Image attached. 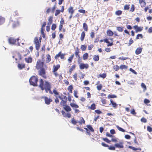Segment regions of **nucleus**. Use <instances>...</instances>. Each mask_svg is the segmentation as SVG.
<instances>
[{"mask_svg":"<svg viewBox=\"0 0 152 152\" xmlns=\"http://www.w3.org/2000/svg\"><path fill=\"white\" fill-rule=\"evenodd\" d=\"M44 62L40 60L37 61L36 64V68L38 70V75L41 76L44 79L47 78L46 74V71L45 69L44 68Z\"/></svg>","mask_w":152,"mask_h":152,"instance_id":"1","label":"nucleus"},{"mask_svg":"<svg viewBox=\"0 0 152 152\" xmlns=\"http://www.w3.org/2000/svg\"><path fill=\"white\" fill-rule=\"evenodd\" d=\"M38 86L42 90H45L46 93H48L49 92L50 94H53V93L51 90V83L48 81H44L42 79H40L39 80V85Z\"/></svg>","mask_w":152,"mask_h":152,"instance_id":"2","label":"nucleus"},{"mask_svg":"<svg viewBox=\"0 0 152 152\" xmlns=\"http://www.w3.org/2000/svg\"><path fill=\"white\" fill-rule=\"evenodd\" d=\"M38 76L37 75L32 76L29 79L30 84L34 86H38Z\"/></svg>","mask_w":152,"mask_h":152,"instance_id":"3","label":"nucleus"},{"mask_svg":"<svg viewBox=\"0 0 152 152\" xmlns=\"http://www.w3.org/2000/svg\"><path fill=\"white\" fill-rule=\"evenodd\" d=\"M42 37H40L39 38V41L38 38L37 37H35L34 41V43L35 44V48L37 50H38L39 49L41 45L40 43L41 42Z\"/></svg>","mask_w":152,"mask_h":152,"instance_id":"4","label":"nucleus"},{"mask_svg":"<svg viewBox=\"0 0 152 152\" xmlns=\"http://www.w3.org/2000/svg\"><path fill=\"white\" fill-rule=\"evenodd\" d=\"M71 122L73 125H76L77 123H78L80 125H82V124H85V121L83 117H81L80 121L77 122L74 118H72L71 120Z\"/></svg>","mask_w":152,"mask_h":152,"instance_id":"5","label":"nucleus"},{"mask_svg":"<svg viewBox=\"0 0 152 152\" xmlns=\"http://www.w3.org/2000/svg\"><path fill=\"white\" fill-rule=\"evenodd\" d=\"M60 66L59 64L53 66V72L56 77H57L58 76V74L56 71L60 68Z\"/></svg>","mask_w":152,"mask_h":152,"instance_id":"6","label":"nucleus"},{"mask_svg":"<svg viewBox=\"0 0 152 152\" xmlns=\"http://www.w3.org/2000/svg\"><path fill=\"white\" fill-rule=\"evenodd\" d=\"M124 141L122 140H121L118 143H115L114 145V146L116 148L121 149L124 148Z\"/></svg>","mask_w":152,"mask_h":152,"instance_id":"7","label":"nucleus"},{"mask_svg":"<svg viewBox=\"0 0 152 152\" xmlns=\"http://www.w3.org/2000/svg\"><path fill=\"white\" fill-rule=\"evenodd\" d=\"M19 40V38L15 39L12 37H10L8 39V41L10 44H15L16 41H18Z\"/></svg>","mask_w":152,"mask_h":152,"instance_id":"8","label":"nucleus"},{"mask_svg":"<svg viewBox=\"0 0 152 152\" xmlns=\"http://www.w3.org/2000/svg\"><path fill=\"white\" fill-rule=\"evenodd\" d=\"M89 65L87 64L81 63L79 65L80 69H87L88 68Z\"/></svg>","mask_w":152,"mask_h":152,"instance_id":"9","label":"nucleus"},{"mask_svg":"<svg viewBox=\"0 0 152 152\" xmlns=\"http://www.w3.org/2000/svg\"><path fill=\"white\" fill-rule=\"evenodd\" d=\"M133 28L135 30L136 32H140L143 29V27L141 26H138L137 25H135L133 26Z\"/></svg>","mask_w":152,"mask_h":152,"instance_id":"10","label":"nucleus"},{"mask_svg":"<svg viewBox=\"0 0 152 152\" xmlns=\"http://www.w3.org/2000/svg\"><path fill=\"white\" fill-rule=\"evenodd\" d=\"M42 98H44L45 100V103L48 105L50 104V102L52 101V100L50 98H48L46 96H43Z\"/></svg>","mask_w":152,"mask_h":152,"instance_id":"11","label":"nucleus"},{"mask_svg":"<svg viewBox=\"0 0 152 152\" xmlns=\"http://www.w3.org/2000/svg\"><path fill=\"white\" fill-rule=\"evenodd\" d=\"M65 54L61 53V52H60L58 54H56L55 56V58L57 59L60 57L61 59H64V58Z\"/></svg>","mask_w":152,"mask_h":152,"instance_id":"12","label":"nucleus"},{"mask_svg":"<svg viewBox=\"0 0 152 152\" xmlns=\"http://www.w3.org/2000/svg\"><path fill=\"white\" fill-rule=\"evenodd\" d=\"M10 23L11 24L13 28H15L19 24V23L18 21H17L16 22L12 20H10Z\"/></svg>","mask_w":152,"mask_h":152,"instance_id":"13","label":"nucleus"},{"mask_svg":"<svg viewBox=\"0 0 152 152\" xmlns=\"http://www.w3.org/2000/svg\"><path fill=\"white\" fill-rule=\"evenodd\" d=\"M139 3L142 8L145 7L146 3L145 0H139Z\"/></svg>","mask_w":152,"mask_h":152,"instance_id":"14","label":"nucleus"},{"mask_svg":"<svg viewBox=\"0 0 152 152\" xmlns=\"http://www.w3.org/2000/svg\"><path fill=\"white\" fill-rule=\"evenodd\" d=\"M61 112L64 117H67L68 118H70L71 117V114L70 113H66L65 111L64 110H62Z\"/></svg>","mask_w":152,"mask_h":152,"instance_id":"15","label":"nucleus"},{"mask_svg":"<svg viewBox=\"0 0 152 152\" xmlns=\"http://www.w3.org/2000/svg\"><path fill=\"white\" fill-rule=\"evenodd\" d=\"M67 101V99H66V100L64 99V100H61L60 103L61 106L64 107L66 105V102Z\"/></svg>","mask_w":152,"mask_h":152,"instance_id":"16","label":"nucleus"},{"mask_svg":"<svg viewBox=\"0 0 152 152\" xmlns=\"http://www.w3.org/2000/svg\"><path fill=\"white\" fill-rule=\"evenodd\" d=\"M142 50V48H137L135 51V54L136 55H139L141 53Z\"/></svg>","mask_w":152,"mask_h":152,"instance_id":"17","label":"nucleus"},{"mask_svg":"<svg viewBox=\"0 0 152 152\" xmlns=\"http://www.w3.org/2000/svg\"><path fill=\"white\" fill-rule=\"evenodd\" d=\"M128 148L134 151H141V149L140 148H135L131 146H129Z\"/></svg>","mask_w":152,"mask_h":152,"instance_id":"18","label":"nucleus"},{"mask_svg":"<svg viewBox=\"0 0 152 152\" xmlns=\"http://www.w3.org/2000/svg\"><path fill=\"white\" fill-rule=\"evenodd\" d=\"M76 50L75 52V54L76 56L78 58H80V55L79 54V49L78 47H77Z\"/></svg>","mask_w":152,"mask_h":152,"instance_id":"19","label":"nucleus"},{"mask_svg":"<svg viewBox=\"0 0 152 152\" xmlns=\"http://www.w3.org/2000/svg\"><path fill=\"white\" fill-rule=\"evenodd\" d=\"M86 36V34L84 31H83L81 33L80 39L81 41H83Z\"/></svg>","mask_w":152,"mask_h":152,"instance_id":"20","label":"nucleus"},{"mask_svg":"<svg viewBox=\"0 0 152 152\" xmlns=\"http://www.w3.org/2000/svg\"><path fill=\"white\" fill-rule=\"evenodd\" d=\"M110 105L111 104L112 106L115 108H116L117 107L118 104L114 102L112 99L110 100Z\"/></svg>","mask_w":152,"mask_h":152,"instance_id":"21","label":"nucleus"},{"mask_svg":"<svg viewBox=\"0 0 152 152\" xmlns=\"http://www.w3.org/2000/svg\"><path fill=\"white\" fill-rule=\"evenodd\" d=\"M63 108L67 112L70 111L72 110L70 107L69 106L67 105H66L65 106L63 107Z\"/></svg>","mask_w":152,"mask_h":152,"instance_id":"22","label":"nucleus"},{"mask_svg":"<svg viewBox=\"0 0 152 152\" xmlns=\"http://www.w3.org/2000/svg\"><path fill=\"white\" fill-rule=\"evenodd\" d=\"M83 28L84 30L86 31H88V26L87 24L85 23H84L83 24Z\"/></svg>","mask_w":152,"mask_h":152,"instance_id":"23","label":"nucleus"},{"mask_svg":"<svg viewBox=\"0 0 152 152\" xmlns=\"http://www.w3.org/2000/svg\"><path fill=\"white\" fill-rule=\"evenodd\" d=\"M25 65L24 64H18V67L20 70L22 69L25 67Z\"/></svg>","mask_w":152,"mask_h":152,"instance_id":"24","label":"nucleus"},{"mask_svg":"<svg viewBox=\"0 0 152 152\" xmlns=\"http://www.w3.org/2000/svg\"><path fill=\"white\" fill-rule=\"evenodd\" d=\"M68 11L69 13L73 14L74 12V10H73V7H69L68 9Z\"/></svg>","mask_w":152,"mask_h":152,"instance_id":"25","label":"nucleus"},{"mask_svg":"<svg viewBox=\"0 0 152 152\" xmlns=\"http://www.w3.org/2000/svg\"><path fill=\"white\" fill-rule=\"evenodd\" d=\"M25 60L26 62L28 63H31L32 61V58L30 57L25 58Z\"/></svg>","mask_w":152,"mask_h":152,"instance_id":"26","label":"nucleus"},{"mask_svg":"<svg viewBox=\"0 0 152 152\" xmlns=\"http://www.w3.org/2000/svg\"><path fill=\"white\" fill-rule=\"evenodd\" d=\"M58 98L61 100H66V99H67V97L63 95L62 94H61V95L58 96Z\"/></svg>","mask_w":152,"mask_h":152,"instance_id":"27","label":"nucleus"},{"mask_svg":"<svg viewBox=\"0 0 152 152\" xmlns=\"http://www.w3.org/2000/svg\"><path fill=\"white\" fill-rule=\"evenodd\" d=\"M107 34L109 36H112L113 35V32L110 30H108L107 31Z\"/></svg>","mask_w":152,"mask_h":152,"instance_id":"28","label":"nucleus"},{"mask_svg":"<svg viewBox=\"0 0 152 152\" xmlns=\"http://www.w3.org/2000/svg\"><path fill=\"white\" fill-rule=\"evenodd\" d=\"M53 17L52 16H50L48 19V24L50 25H51L53 22Z\"/></svg>","mask_w":152,"mask_h":152,"instance_id":"29","label":"nucleus"},{"mask_svg":"<svg viewBox=\"0 0 152 152\" xmlns=\"http://www.w3.org/2000/svg\"><path fill=\"white\" fill-rule=\"evenodd\" d=\"M96 105L94 103H93L91 104L90 106H89L88 107V109H91V110H95L96 107Z\"/></svg>","mask_w":152,"mask_h":152,"instance_id":"30","label":"nucleus"},{"mask_svg":"<svg viewBox=\"0 0 152 152\" xmlns=\"http://www.w3.org/2000/svg\"><path fill=\"white\" fill-rule=\"evenodd\" d=\"M88 57V53H86L84 54L83 56V59L84 60L87 59Z\"/></svg>","mask_w":152,"mask_h":152,"instance_id":"31","label":"nucleus"},{"mask_svg":"<svg viewBox=\"0 0 152 152\" xmlns=\"http://www.w3.org/2000/svg\"><path fill=\"white\" fill-rule=\"evenodd\" d=\"M46 56V62L47 63H48L51 61V56L49 54L47 55Z\"/></svg>","mask_w":152,"mask_h":152,"instance_id":"32","label":"nucleus"},{"mask_svg":"<svg viewBox=\"0 0 152 152\" xmlns=\"http://www.w3.org/2000/svg\"><path fill=\"white\" fill-rule=\"evenodd\" d=\"M73 89V87L72 85H70L67 88L68 90L70 93H72V89Z\"/></svg>","mask_w":152,"mask_h":152,"instance_id":"33","label":"nucleus"},{"mask_svg":"<svg viewBox=\"0 0 152 152\" xmlns=\"http://www.w3.org/2000/svg\"><path fill=\"white\" fill-rule=\"evenodd\" d=\"M103 40L104 42H105L107 43H108V44L109 43V44H108L107 45L108 46H111L112 45H113V44L112 43H110V42L108 41V39H104Z\"/></svg>","mask_w":152,"mask_h":152,"instance_id":"34","label":"nucleus"},{"mask_svg":"<svg viewBox=\"0 0 152 152\" xmlns=\"http://www.w3.org/2000/svg\"><path fill=\"white\" fill-rule=\"evenodd\" d=\"M74 54H72L68 59V61L69 63H71L72 62V61L74 57Z\"/></svg>","mask_w":152,"mask_h":152,"instance_id":"35","label":"nucleus"},{"mask_svg":"<svg viewBox=\"0 0 152 152\" xmlns=\"http://www.w3.org/2000/svg\"><path fill=\"white\" fill-rule=\"evenodd\" d=\"M70 106L73 108H77L79 107L78 105L74 103H70Z\"/></svg>","mask_w":152,"mask_h":152,"instance_id":"36","label":"nucleus"},{"mask_svg":"<svg viewBox=\"0 0 152 152\" xmlns=\"http://www.w3.org/2000/svg\"><path fill=\"white\" fill-rule=\"evenodd\" d=\"M5 19L1 16L0 17V25L3 24L5 22Z\"/></svg>","mask_w":152,"mask_h":152,"instance_id":"37","label":"nucleus"},{"mask_svg":"<svg viewBox=\"0 0 152 152\" xmlns=\"http://www.w3.org/2000/svg\"><path fill=\"white\" fill-rule=\"evenodd\" d=\"M117 30L119 32H122L124 30V27L121 26H117L116 27Z\"/></svg>","mask_w":152,"mask_h":152,"instance_id":"38","label":"nucleus"},{"mask_svg":"<svg viewBox=\"0 0 152 152\" xmlns=\"http://www.w3.org/2000/svg\"><path fill=\"white\" fill-rule=\"evenodd\" d=\"M76 67V65L74 64L71 67L70 69L69 70V72L70 74H71L72 73V71L74 69H75Z\"/></svg>","mask_w":152,"mask_h":152,"instance_id":"39","label":"nucleus"},{"mask_svg":"<svg viewBox=\"0 0 152 152\" xmlns=\"http://www.w3.org/2000/svg\"><path fill=\"white\" fill-rule=\"evenodd\" d=\"M120 69L121 70H123V69H126L128 68V66L125 65H121L120 66Z\"/></svg>","mask_w":152,"mask_h":152,"instance_id":"40","label":"nucleus"},{"mask_svg":"<svg viewBox=\"0 0 152 152\" xmlns=\"http://www.w3.org/2000/svg\"><path fill=\"white\" fill-rule=\"evenodd\" d=\"M93 59L95 61H98L99 59V57L98 55H94V56Z\"/></svg>","mask_w":152,"mask_h":152,"instance_id":"41","label":"nucleus"},{"mask_svg":"<svg viewBox=\"0 0 152 152\" xmlns=\"http://www.w3.org/2000/svg\"><path fill=\"white\" fill-rule=\"evenodd\" d=\"M113 69L116 71H118L120 69L118 65H114L113 66Z\"/></svg>","mask_w":152,"mask_h":152,"instance_id":"42","label":"nucleus"},{"mask_svg":"<svg viewBox=\"0 0 152 152\" xmlns=\"http://www.w3.org/2000/svg\"><path fill=\"white\" fill-rule=\"evenodd\" d=\"M87 127L89 129L90 131L94 132V130L91 126L90 125H88L87 126Z\"/></svg>","mask_w":152,"mask_h":152,"instance_id":"43","label":"nucleus"},{"mask_svg":"<svg viewBox=\"0 0 152 152\" xmlns=\"http://www.w3.org/2000/svg\"><path fill=\"white\" fill-rule=\"evenodd\" d=\"M87 46L85 45H82L80 46V49L83 51H85L86 50Z\"/></svg>","mask_w":152,"mask_h":152,"instance_id":"44","label":"nucleus"},{"mask_svg":"<svg viewBox=\"0 0 152 152\" xmlns=\"http://www.w3.org/2000/svg\"><path fill=\"white\" fill-rule=\"evenodd\" d=\"M122 11L120 10H118L115 12V14L118 16H119L122 14Z\"/></svg>","mask_w":152,"mask_h":152,"instance_id":"45","label":"nucleus"},{"mask_svg":"<svg viewBox=\"0 0 152 152\" xmlns=\"http://www.w3.org/2000/svg\"><path fill=\"white\" fill-rule=\"evenodd\" d=\"M143 36L142 34H137L136 38V39H138L139 38H142Z\"/></svg>","mask_w":152,"mask_h":152,"instance_id":"46","label":"nucleus"},{"mask_svg":"<svg viewBox=\"0 0 152 152\" xmlns=\"http://www.w3.org/2000/svg\"><path fill=\"white\" fill-rule=\"evenodd\" d=\"M135 10V6L134 4H132L131 5V7L130 10V12H134Z\"/></svg>","mask_w":152,"mask_h":152,"instance_id":"47","label":"nucleus"},{"mask_svg":"<svg viewBox=\"0 0 152 152\" xmlns=\"http://www.w3.org/2000/svg\"><path fill=\"white\" fill-rule=\"evenodd\" d=\"M116 97L117 96L116 95L113 94H109L108 96V98H114Z\"/></svg>","mask_w":152,"mask_h":152,"instance_id":"48","label":"nucleus"},{"mask_svg":"<svg viewBox=\"0 0 152 152\" xmlns=\"http://www.w3.org/2000/svg\"><path fill=\"white\" fill-rule=\"evenodd\" d=\"M116 127L117 128V129L120 131L122 132H125V130L124 129H123L122 128L119 127V126H117Z\"/></svg>","mask_w":152,"mask_h":152,"instance_id":"49","label":"nucleus"},{"mask_svg":"<svg viewBox=\"0 0 152 152\" xmlns=\"http://www.w3.org/2000/svg\"><path fill=\"white\" fill-rule=\"evenodd\" d=\"M130 5L126 4L124 7V10H128L129 8Z\"/></svg>","mask_w":152,"mask_h":152,"instance_id":"50","label":"nucleus"},{"mask_svg":"<svg viewBox=\"0 0 152 152\" xmlns=\"http://www.w3.org/2000/svg\"><path fill=\"white\" fill-rule=\"evenodd\" d=\"M77 73H75L73 75V77L75 81L77 80Z\"/></svg>","mask_w":152,"mask_h":152,"instance_id":"51","label":"nucleus"},{"mask_svg":"<svg viewBox=\"0 0 152 152\" xmlns=\"http://www.w3.org/2000/svg\"><path fill=\"white\" fill-rule=\"evenodd\" d=\"M102 84H100L99 85L97 86L96 88L98 91H100L102 89Z\"/></svg>","mask_w":152,"mask_h":152,"instance_id":"52","label":"nucleus"},{"mask_svg":"<svg viewBox=\"0 0 152 152\" xmlns=\"http://www.w3.org/2000/svg\"><path fill=\"white\" fill-rule=\"evenodd\" d=\"M141 86L142 88H143L144 91H145L146 90L147 88L146 86L144 83H142L141 84Z\"/></svg>","mask_w":152,"mask_h":152,"instance_id":"53","label":"nucleus"},{"mask_svg":"<svg viewBox=\"0 0 152 152\" xmlns=\"http://www.w3.org/2000/svg\"><path fill=\"white\" fill-rule=\"evenodd\" d=\"M60 10H56V12L55 13V16H57L60 13Z\"/></svg>","mask_w":152,"mask_h":152,"instance_id":"54","label":"nucleus"},{"mask_svg":"<svg viewBox=\"0 0 152 152\" xmlns=\"http://www.w3.org/2000/svg\"><path fill=\"white\" fill-rule=\"evenodd\" d=\"M108 149L110 150H115V146H110V147L109 146Z\"/></svg>","mask_w":152,"mask_h":152,"instance_id":"55","label":"nucleus"},{"mask_svg":"<svg viewBox=\"0 0 152 152\" xmlns=\"http://www.w3.org/2000/svg\"><path fill=\"white\" fill-rule=\"evenodd\" d=\"M133 40H132V38H130L129 39V42L128 43V46H129L131 45L133 43Z\"/></svg>","mask_w":152,"mask_h":152,"instance_id":"56","label":"nucleus"},{"mask_svg":"<svg viewBox=\"0 0 152 152\" xmlns=\"http://www.w3.org/2000/svg\"><path fill=\"white\" fill-rule=\"evenodd\" d=\"M99 76L101 77H102L103 78H104L106 76V75L105 73H103L101 74H100L99 75Z\"/></svg>","mask_w":152,"mask_h":152,"instance_id":"57","label":"nucleus"},{"mask_svg":"<svg viewBox=\"0 0 152 152\" xmlns=\"http://www.w3.org/2000/svg\"><path fill=\"white\" fill-rule=\"evenodd\" d=\"M52 92L53 93V94L54 93L56 95H59L56 89L53 90Z\"/></svg>","mask_w":152,"mask_h":152,"instance_id":"58","label":"nucleus"},{"mask_svg":"<svg viewBox=\"0 0 152 152\" xmlns=\"http://www.w3.org/2000/svg\"><path fill=\"white\" fill-rule=\"evenodd\" d=\"M56 25L55 24H53L51 26V29L53 31L54 30L56 29Z\"/></svg>","mask_w":152,"mask_h":152,"instance_id":"59","label":"nucleus"},{"mask_svg":"<svg viewBox=\"0 0 152 152\" xmlns=\"http://www.w3.org/2000/svg\"><path fill=\"white\" fill-rule=\"evenodd\" d=\"M103 140L108 143H110L111 141L107 138H103Z\"/></svg>","mask_w":152,"mask_h":152,"instance_id":"60","label":"nucleus"},{"mask_svg":"<svg viewBox=\"0 0 152 152\" xmlns=\"http://www.w3.org/2000/svg\"><path fill=\"white\" fill-rule=\"evenodd\" d=\"M77 93H77V91H74V96L76 98H78V96L77 95Z\"/></svg>","mask_w":152,"mask_h":152,"instance_id":"61","label":"nucleus"},{"mask_svg":"<svg viewBox=\"0 0 152 152\" xmlns=\"http://www.w3.org/2000/svg\"><path fill=\"white\" fill-rule=\"evenodd\" d=\"M60 24L64 25V19L62 18H61V20L60 21Z\"/></svg>","mask_w":152,"mask_h":152,"instance_id":"62","label":"nucleus"},{"mask_svg":"<svg viewBox=\"0 0 152 152\" xmlns=\"http://www.w3.org/2000/svg\"><path fill=\"white\" fill-rule=\"evenodd\" d=\"M95 34L93 31H92L91 33L90 36L92 38H93L94 37Z\"/></svg>","mask_w":152,"mask_h":152,"instance_id":"63","label":"nucleus"},{"mask_svg":"<svg viewBox=\"0 0 152 152\" xmlns=\"http://www.w3.org/2000/svg\"><path fill=\"white\" fill-rule=\"evenodd\" d=\"M147 130L148 131L150 132H152V128L149 126H147Z\"/></svg>","mask_w":152,"mask_h":152,"instance_id":"64","label":"nucleus"}]
</instances>
